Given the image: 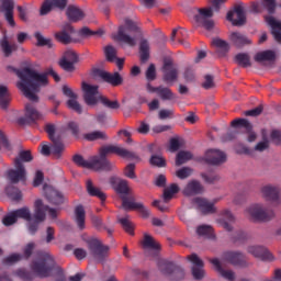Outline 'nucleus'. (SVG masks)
<instances>
[{"label": "nucleus", "instance_id": "f257e3e1", "mask_svg": "<svg viewBox=\"0 0 281 281\" xmlns=\"http://www.w3.org/2000/svg\"><path fill=\"white\" fill-rule=\"evenodd\" d=\"M8 69L9 71H14L20 78L16 87L31 102H38V95L36 93L41 91V87H47L49 82L47 76H52L55 82H60V77L52 68H48L46 72L42 74L32 68H24L22 70H18L9 67Z\"/></svg>", "mask_w": 281, "mask_h": 281}, {"label": "nucleus", "instance_id": "f03ea898", "mask_svg": "<svg viewBox=\"0 0 281 281\" xmlns=\"http://www.w3.org/2000/svg\"><path fill=\"white\" fill-rule=\"evenodd\" d=\"M34 207L33 217L30 207L23 206L5 215L2 220L3 225L10 227V225H14L19 218H22L29 223L30 234H36V232H38V225L45 221V212H48L50 218H56V216H58L56 210L49 209V206L43 204V200H36Z\"/></svg>", "mask_w": 281, "mask_h": 281}, {"label": "nucleus", "instance_id": "7ed1b4c3", "mask_svg": "<svg viewBox=\"0 0 281 281\" xmlns=\"http://www.w3.org/2000/svg\"><path fill=\"white\" fill-rule=\"evenodd\" d=\"M114 41H121L130 47H135L137 41L142 38V27L137 26L131 19L125 20V26H120L116 35H113Z\"/></svg>", "mask_w": 281, "mask_h": 281}, {"label": "nucleus", "instance_id": "20e7f679", "mask_svg": "<svg viewBox=\"0 0 281 281\" xmlns=\"http://www.w3.org/2000/svg\"><path fill=\"white\" fill-rule=\"evenodd\" d=\"M81 89L83 91V100L88 106H95V104L101 101L108 109H120V103L117 101H111L100 95L98 86L82 82Z\"/></svg>", "mask_w": 281, "mask_h": 281}, {"label": "nucleus", "instance_id": "39448f33", "mask_svg": "<svg viewBox=\"0 0 281 281\" xmlns=\"http://www.w3.org/2000/svg\"><path fill=\"white\" fill-rule=\"evenodd\" d=\"M244 216L252 223H267L276 218V212L262 203H254L244 210Z\"/></svg>", "mask_w": 281, "mask_h": 281}, {"label": "nucleus", "instance_id": "423d86ee", "mask_svg": "<svg viewBox=\"0 0 281 281\" xmlns=\"http://www.w3.org/2000/svg\"><path fill=\"white\" fill-rule=\"evenodd\" d=\"M32 153L30 150L20 151L19 157L14 160V168L8 171V179L12 183H19V181H26L27 171L25 170L24 162L32 161Z\"/></svg>", "mask_w": 281, "mask_h": 281}, {"label": "nucleus", "instance_id": "0eeeda50", "mask_svg": "<svg viewBox=\"0 0 281 281\" xmlns=\"http://www.w3.org/2000/svg\"><path fill=\"white\" fill-rule=\"evenodd\" d=\"M31 269L40 278H49L53 271L57 269L56 260H54V256L49 252H45L41 261H34L32 263Z\"/></svg>", "mask_w": 281, "mask_h": 281}, {"label": "nucleus", "instance_id": "6e6552de", "mask_svg": "<svg viewBox=\"0 0 281 281\" xmlns=\"http://www.w3.org/2000/svg\"><path fill=\"white\" fill-rule=\"evenodd\" d=\"M260 196L273 207L281 203V189L276 184H266L260 188Z\"/></svg>", "mask_w": 281, "mask_h": 281}, {"label": "nucleus", "instance_id": "1a4fd4ad", "mask_svg": "<svg viewBox=\"0 0 281 281\" xmlns=\"http://www.w3.org/2000/svg\"><path fill=\"white\" fill-rule=\"evenodd\" d=\"M88 249L95 262H104L109 258V246H104L99 239H89Z\"/></svg>", "mask_w": 281, "mask_h": 281}, {"label": "nucleus", "instance_id": "9d476101", "mask_svg": "<svg viewBox=\"0 0 281 281\" xmlns=\"http://www.w3.org/2000/svg\"><path fill=\"white\" fill-rule=\"evenodd\" d=\"M158 269L164 276H168L171 280H183L186 272L181 267L166 260L158 261Z\"/></svg>", "mask_w": 281, "mask_h": 281}, {"label": "nucleus", "instance_id": "9b49d317", "mask_svg": "<svg viewBox=\"0 0 281 281\" xmlns=\"http://www.w3.org/2000/svg\"><path fill=\"white\" fill-rule=\"evenodd\" d=\"M106 155H117L119 157H123V159H133V157H135V154L115 145H108L100 149L101 157L106 158Z\"/></svg>", "mask_w": 281, "mask_h": 281}, {"label": "nucleus", "instance_id": "f8f14e48", "mask_svg": "<svg viewBox=\"0 0 281 281\" xmlns=\"http://www.w3.org/2000/svg\"><path fill=\"white\" fill-rule=\"evenodd\" d=\"M227 21H231L233 25H245L247 15H245V7H243V3L236 4L234 10L227 13Z\"/></svg>", "mask_w": 281, "mask_h": 281}, {"label": "nucleus", "instance_id": "ddd939ff", "mask_svg": "<svg viewBox=\"0 0 281 281\" xmlns=\"http://www.w3.org/2000/svg\"><path fill=\"white\" fill-rule=\"evenodd\" d=\"M212 16H214L212 9H199V14L195 15V21L198 25H201L205 30H213L214 21H212Z\"/></svg>", "mask_w": 281, "mask_h": 281}, {"label": "nucleus", "instance_id": "4468645a", "mask_svg": "<svg viewBox=\"0 0 281 281\" xmlns=\"http://www.w3.org/2000/svg\"><path fill=\"white\" fill-rule=\"evenodd\" d=\"M122 206L124 210H137L139 211L145 218H148L150 216V211L144 206L139 202H135V198H128L126 195H122Z\"/></svg>", "mask_w": 281, "mask_h": 281}, {"label": "nucleus", "instance_id": "2eb2a0df", "mask_svg": "<svg viewBox=\"0 0 281 281\" xmlns=\"http://www.w3.org/2000/svg\"><path fill=\"white\" fill-rule=\"evenodd\" d=\"M76 63H78V55L76 52L69 49L64 53L63 58L59 60V66L65 71H74L76 69Z\"/></svg>", "mask_w": 281, "mask_h": 281}, {"label": "nucleus", "instance_id": "dca6fc26", "mask_svg": "<svg viewBox=\"0 0 281 281\" xmlns=\"http://www.w3.org/2000/svg\"><path fill=\"white\" fill-rule=\"evenodd\" d=\"M90 170H113V165L104 156H93L89 159V168Z\"/></svg>", "mask_w": 281, "mask_h": 281}, {"label": "nucleus", "instance_id": "f3484780", "mask_svg": "<svg viewBox=\"0 0 281 281\" xmlns=\"http://www.w3.org/2000/svg\"><path fill=\"white\" fill-rule=\"evenodd\" d=\"M190 262H192L193 267L191 269L192 276L194 280H203L205 278V270L203 269L204 263L201 258L196 254L190 255L189 257Z\"/></svg>", "mask_w": 281, "mask_h": 281}, {"label": "nucleus", "instance_id": "a211bd4d", "mask_svg": "<svg viewBox=\"0 0 281 281\" xmlns=\"http://www.w3.org/2000/svg\"><path fill=\"white\" fill-rule=\"evenodd\" d=\"M164 76L162 80L167 85H172V82H177V78H179V69L173 66L172 60L165 61L164 65Z\"/></svg>", "mask_w": 281, "mask_h": 281}, {"label": "nucleus", "instance_id": "6ab92c4d", "mask_svg": "<svg viewBox=\"0 0 281 281\" xmlns=\"http://www.w3.org/2000/svg\"><path fill=\"white\" fill-rule=\"evenodd\" d=\"M204 159L212 166H221V164H225V161H227V155L220 149H209L204 156Z\"/></svg>", "mask_w": 281, "mask_h": 281}, {"label": "nucleus", "instance_id": "aec40b11", "mask_svg": "<svg viewBox=\"0 0 281 281\" xmlns=\"http://www.w3.org/2000/svg\"><path fill=\"white\" fill-rule=\"evenodd\" d=\"M248 254H251L255 258H260L261 260H265L266 262H273L276 260V257L269 249L262 247V246H250L248 247Z\"/></svg>", "mask_w": 281, "mask_h": 281}, {"label": "nucleus", "instance_id": "412c9836", "mask_svg": "<svg viewBox=\"0 0 281 281\" xmlns=\"http://www.w3.org/2000/svg\"><path fill=\"white\" fill-rule=\"evenodd\" d=\"M41 120H43V114L37 112L33 104L27 103L25 105L24 117L20 119L21 124H34V122H38Z\"/></svg>", "mask_w": 281, "mask_h": 281}, {"label": "nucleus", "instance_id": "4be33fe9", "mask_svg": "<svg viewBox=\"0 0 281 281\" xmlns=\"http://www.w3.org/2000/svg\"><path fill=\"white\" fill-rule=\"evenodd\" d=\"M63 93L64 95L69 98V100L67 101V106L72 111H76V113H82V105H80V103L78 102V94H76L74 90H71V88L67 86L63 87Z\"/></svg>", "mask_w": 281, "mask_h": 281}, {"label": "nucleus", "instance_id": "5701e85b", "mask_svg": "<svg viewBox=\"0 0 281 281\" xmlns=\"http://www.w3.org/2000/svg\"><path fill=\"white\" fill-rule=\"evenodd\" d=\"M193 205L202 212V214H214L216 212V206L214 202L205 198H195L192 200Z\"/></svg>", "mask_w": 281, "mask_h": 281}, {"label": "nucleus", "instance_id": "b1692460", "mask_svg": "<svg viewBox=\"0 0 281 281\" xmlns=\"http://www.w3.org/2000/svg\"><path fill=\"white\" fill-rule=\"evenodd\" d=\"M222 258L225 262H229V265H233L234 267H247L245 256L240 252L227 251L223 254Z\"/></svg>", "mask_w": 281, "mask_h": 281}, {"label": "nucleus", "instance_id": "393cba45", "mask_svg": "<svg viewBox=\"0 0 281 281\" xmlns=\"http://www.w3.org/2000/svg\"><path fill=\"white\" fill-rule=\"evenodd\" d=\"M43 190L47 201L53 203V205H60V203H64L65 198L63 196V193L58 192L53 187L44 184Z\"/></svg>", "mask_w": 281, "mask_h": 281}, {"label": "nucleus", "instance_id": "a878e982", "mask_svg": "<svg viewBox=\"0 0 281 281\" xmlns=\"http://www.w3.org/2000/svg\"><path fill=\"white\" fill-rule=\"evenodd\" d=\"M74 32H76L74 30V26L70 24H66L61 31L55 33V38L56 41H58L59 43H63L64 45H69V43H72L74 40L71 38V36H74Z\"/></svg>", "mask_w": 281, "mask_h": 281}, {"label": "nucleus", "instance_id": "bb28decb", "mask_svg": "<svg viewBox=\"0 0 281 281\" xmlns=\"http://www.w3.org/2000/svg\"><path fill=\"white\" fill-rule=\"evenodd\" d=\"M262 8H266L269 14H273V12H276V0H262V3L251 2L250 4V11L255 14H260Z\"/></svg>", "mask_w": 281, "mask_h": 281}, {"label": "nucleus", "instance_id": "cd10ccee", "mask_svg": "<svg viewBox=\"0 0 281 281\" xmlns=\"http://www.w3.org/2000/svg\"><path fill=\"white\" fill-rule=\"evenodd\" d=\"M147 91H149V93H157L158 98H160L161 100H175V98H177L172 90H170V88H166L164 86L160 87H153L150 86V83L147 85Z\"/></svg>", "mask_w": 281, "mask_h": 281}, {"label": "nucleus", "instance_id": "c85d7f7f", "mask_svg": "<svg viewBox=\"0 0 281 281\" xmlns=\"http://www.w3.org/2000/svg\"><path fill=\"white\" fill-rule=\"evenodd\" d=\"M0 11L3 12L9 25L14 27V0H3Z\"/></svg>", "mask_w": 281, "mask_h": 281}, {"label": "nucleus", "instance_id": "c756f323", "mask_svg": "<svg viewBox=\"0 0 281 281\" xmlns=\"http://www.w3.org/2000/svg\"><path fill=\"white\" fill-rule=\"evenodd\" d=\"M205 189L201 184V182L196 180H191L188 182V184L184 187L182 193L184 196H194L196 194H203Z\"/></svg>", "mask_w": 281, "mask_h": 281}, {"label": "nucleus", "instance_id": "7c9ffc66", "mask_svg": "<svg viewBox=\"0 0 281 281\" xmlns=\"http://www.w3.org/2000/svg\"><path fill=\"white\" fill-rule=\"evenodd\" d=\"M210 262L211 265H213V267H215L217 273H220V276H222L224 280L236 281V272H234L233 270L223 269V266H221V260L214 258L210 259Z\"/></svg>", "mask_w": 281, "mask_h": 281}, {"label": "nucleus", "instance_id": "2f4dec72", "mask_svg": "<svg viewBox=\"0 0 281 281\" xmlns=\"http://www.w3.org/2000/svg\"><path fill=\"white\" fill-rule=\"evenodd\" d=\"M100 78L104 80L105 82H109V85H112V87H120L122 85L123 79L122 76H120V72L110 74L104 70L99 71Z\"/></svg>", "mask_w": 281, "mask_h": 281}, {"label": "nucleus", "instance_id": "473e14b6", "mask_svg": "<svg viewBox=\"0 0 281 281\" xmlns=\"http://www.w3.org/2000/svg\"><path fill=\"white\" fill-rule=\"evenodd\" d=\"M222 218L217 220V223H220V225H222V227L225 228L226 232H232L234 227L229 223H236V216H234V213H232V211L227 209L222 211ZM227 221L229 223H227Z\"/></svg>", "mask_w": 281, "mask_h": 281}, {"label": "nucleus", "instance_id": "72a5a7b5", "mask_svg": "<svg viewBox=\"0 0 281 281\" xmlns=\"http://www.w3.org/2000/svg\"><path fill=\"white\" fill-rule=\"evenodd\" d=\"M266 23L271 27L272 35L277 43H281V22L272 15L266 16Z\"/></svg>", "mask_w": 281, "mask_h": 281}, {"label": "nucleus", "instance_id": "f704fd0d", "mask_svg": "<svg viewBox=\"0 0 281 281\" xmlns=\"http://www.w3.org/2000/svg\"><path fill=\"white\" fill-rule=\"evenodd\" d=\"M232 126L234 127H241V128H245L248 133V142H254L255 139H257V135L251 132V123H249V121L245 120V119H236L234 121H232Z\"/></svg>", "mask_w": 281, "mask_h": 281}, {"label": "nucleus", "instance_id": "c9c22d12", "mask_svg": "<svg viewBox=\"0 0 281 281\" xmlns=\"http://www.w3.org/2000/svg\"><path fill=\"white\" fill-rule=\"evenodd\" d=\"M229 40L235 47H245V45H251V40L240 32L231 33Z\"/></svg>", "mask_w": 281, "mask_h": 281}, {"label": "nucleus", "instance_id": "e433bc0d", "mask_svg": "<svg viewBox=\"0 0 281 281\" xmlns=\"http://www.w3.org/2000/svg\"><path fill=\"white\" fill-rule=\"evenodd\" d=\"M66 14L69 21H74L75 23L85 19V12H82V10L76 5H69L67 8Z\"/></svg>", "mask_w": 281, "mask_h": 281}, {"label": "nucleus", "instance_id": "4c0bfd02", "mask_svg": "<svg viewBox=\"0 0 281 281\" xmlns=\"http://www.w3.org/2000/svg\"><path fill=\"white\" fill-rule=\"evenodd\" d=\"M86 186H87V192L88 194H90V196H97L98 199H100V201H102V203L106 201V195L104 194V192L98 189V187L93 186V182L91 180H88Z\"/></svg>", "mask_w": 281, "mask_h": 281}, {"label": "nucleus", "instance_id": "58836bf2", "mask_svg": "<svg viewBox=\"0 0 281 281\" xmlns=\"http://www.w3.org/2000/svg\"><path fill=\"white\" fill-rule=\"evenodd\" d=\"M85 221H86L85 207L82 205H79L75 209V223L77 224V227L81 231L85 229L86 227Z\"/></svg>", "mask_w": 281, "mask_h": 281}, {"label": "nucleus", "instance_id": "ea45409f", "mask_svg": "<svg viewBox=\"0 0 281 281\" xmlns=\"http://www.w3.org/2000/svg\"><path fill=\"white\" fill-rule=\"evenodd\" d=\"M10 90L8 86L0 85V106L1 109H8V104L11 102Z\"/></svg>", "mask_w": 281, "mask_h": 281}, {"label": "nucleus", "instance_id": "a19ab883", "mask_svg": "<svg viewBox=\"0 0 281 281\" xmlns=\"http://www.w3.org/2000/svg\"><path fill=\"white\" fill-rule=\"evenodd\" d=\"M52 142H53V145L50 146V154L53 155V157L58 159L60 155H63V150H65V145L63 144L60 138H57Z\"/></svg>", "mask_w": 281, "mask_h": 281}, {"label": "nucleus", "instance_id": "79ce46f5", "mask_svg": "<svg viewBox=\"0 0 281 281\" xmlns=\"http://www.w3.org/2000/svg\"><path fill=\"white\" fill-rule=\"evenodd\" d=\"M139 54H140L142 63H146V60H148L150 56V44H148V41L146 40L140 41Z\"/></svg>", "mask_w": 281, "mask_h": 281}, {"label": "nucleus", "instance_id": "37998d69", "mask_svg": "<svg viewBox=\"0 0 281 281\" xmlns=\"http://www.w3.org/2000/svg\"><path fill=\"white\" fill-rule=\"evenodd\" d=\"M114 190L117 192V194H121L122 196H126L128 194V181L126 180H116L114 182Z\"/></svg>", "mask_w": 281, "mask_h": 281}, {"label": "nucleus", "instance_id": "c03bdc74", "mask_svg": "<svg viewBox=\"0 0 281 281\" xmlns=\"http://www.w3.org/2000/svg\"><path fill=\"white\" fill-rule=\"evenodd\" d=\"M142 245H143L144 249H154V250L159 249V243H157V240H155V238H153V236H150L148 234L144 235Z\"/></svg>", "mask_w": 281, "mask_h": 281}, {"label": "nucleus", "instance_id": "a18cd8bd", "mask_svg": "<svg viewBox=\"0 0 281 281\" xmlns=\"http://www.w3.org/2000/svg\"><path fill=\"white\" fill-rule=\"evenodd\" d=\"M187 36L188 31H186L184 29H173L171 33V42L175 43V41H178L179 43H183L182 38H186Z\"/></svg>", "mask_w": 281, "mask_h": 281}, {"label": "nucleus", "instance_id": "49530a36", "mask_svg": "<svg viewBox=\"0 0 281 281\" xmlns=\"http://www.w3.org/2000/svg\"><path fill=\"white\" fill-rule=\"evenodd\" d=\"M179 192V186L171 184L170 187L165 188L164 190V201L165 203H168Z\"/></svg>", "mask_w": 281, "mask_h": 281}, {"label": "nucleus", "instance_id": "de8ad7c7", "mask_svg": "<svg viewBox=\"0 0 281 281\" xmlns=\"http://www.w3.org/2000/svg\"><path fill=\"white\" fill-rule=\"evenodd\" d=\"M5 192L8 196L12 199V201H21V199H23V194H21V190L16 189L13 186L7 187Z\"/></svg>", "mask_w": 281, "mask_h": 281}, {"label": "nucleus", "instance_id": "09e8293b", "mask_svg": "<svg viewBox=\"0 0 281 281\" xmlns=\"http://www.w3.org/2000/svg\"><path fill=\"white\" fill-rule=\"evenodd\" d=\"M273 58H276V53H273V50L261 52L255 56L257 63H262V60H273Z\"/></svg>", "mask_w": 281, "mask_h": 281}, {"label": "nucleus", "instance_id": "8fccbe9b", "mask_svg": "<svg viewBox=\"0 0 281 281\" xmlns=\"http://www.w3.org/2000/svg\"><path fill=\"white\" fill-rule=\"evenodd\" d=\"M235 60L240 67H251V60L248 54H238L236 55Z\"/></svg>", "mask_w": 281, "mask_h": 281}, {"label": "nucleus", "instance_id": "3c124183", "mask_svg": "<svg viewBox=\"0 0 281 281\" xmlns=\"http://www.w3.org/2000/svg\"><path fill=\"white\" fill-rule=\"evenodd\" d=\"M192 159V154L189 151H179L176 158V166H183L187 161Z\"/></svg>", "mask_w": 281, "mask_h": 281}, {"label": "nucleus", "instance_id": "603ef678", "mask_svg": "<svg viewBox=\"0 0 281 281\" xmlns=\"http://www.w3.org/2000/svg\"><path fill=\"white\" fill-rule=\"evenodd\" d=\"M119 223H121L123 229H125V232L127 234H130L131 236H133L134 232V226H133V222H131V220L128 218V216L125 217H121L119 218Z\"/></svg>", "mask_w": 281, "mask_h": 281}, {"label": "nucleus", "instance_id": "864d4df0", "mask_svg": "<svg viewBox=\"0 0 281 281\" xmlns=\"http://www.w3.org/2000/svg\"><path fill=\"white\" fill-rule=\"evenodd\" d=\"M35 38H36L37 45L40 47H45V46L48 48L54 47V43H52V40L45 38V36H43V34H41L38 32L35 33Z\"/></svg>", "mask_w": 281, "mask_h": 281}, {"label": "nucleus", "instance_id": "5fc2aeb1", "mask_svg": "<svg viewBox=\"0 0 281 281\" xmlns=\"http://www.w3.org/2000/svg\"><path fill=\"white\" fill-rule=\"evenodd\" d=\"M1 47L5 56H10L12 52L16 50V44L10 45V42H8V37L5 36L1 41Z\"/></svg>", "mask_w": 281, "mask_h": 281}, {"label": "nucleus", "instance_id": "6e6d98bb", "mask_svg": "<svg viewBox=\"0 0 281 281\" xmlns=\"http://www.w3.org/2000/svg\"><path fill=\"white\" fill-rule=\"evenodd\" d=\"M85 139H88V142H95V139H106V134L104 132L95 131L85 134Z\"/></svg>", "mask_w": 281, "mask_h": 281}, {"label": "nucleus", "instance_id": "4d7b16f0", "mask_svg": "<svg viewBox=\"0 0 281 281\" xmlns=\"http://www.w3.org/2000/svg\"><path fill=\"white\" fill-rule=\"evenodd\" d=\"M104 54H105V58L106 60H109V63H113V60H115L117 57V49H115V47L113 46H106L104 48Z\"/></svg>", "mask_w": 281, "mask_h": 281}, {"label": "nucleus", "instance_id": "13d9d810", "mask_svg": "<svg viewBox=\"0 0 281 281\" xmlns=\"http://www.w3.org/2000/svg\"><path fill=\"white\" fill-rule=\"evenodd\" d=\"M212 45L217 47V49H222V52H229V44L221 38H214Z\"/></svg>", "mask_w": 281, "mask_h": 281}, {"label": "nucleus", "instance_id": "bf43d9fd", "mask_svg": "<svg viewBox=\"0 0 281 281\" xmlns=\"http://www.w3.org/2000/svg\"><path fill=\"white\" fill-rule=\"evenodd\" d=\"M53 8H54V2H52V0H46L43 2L41 7L40 14L42 16H45V14H49V12H52Z\"/></svg>", "mask_w": 281, "mask_h": 281}, {"label": "nucleus", "instance_id": "052dcab7", "mask_svg": "<svg viewBox=\"0 0 281 281\" xmlns=\"http://www.w3.org/2000/svg\"><path fill=\"white\" fill-rule=\"evenodd\" d=\"M151 166H157L158 168H164L166 166V159L161 155H154L150 158Z\"/></svg>", "mask_w": 281, "mask_h": 281}, {"label": "nucleus", "instance_id": "680f3d73", "mask_svg": "<svg viewBox=\"0 0 281 281\" xmlns=\"http://www.w3.org/2000/svg\"><path fill=\"white\" fill-rule=\"evenodd\" d=\"M158 117L159 120H172V117H175V111L162 109L158 112Z\"/></svg>", "mask_w": 281, "mask_h": 281}, {"label": "nucleus", "instance_id": "e2e57ef3", "mask_svg": "<svg viewBox=\"0 0 281 281\" xmlns=\"http://www.w3.org/2000/svg\"><path fill=\"white\" fill-rule=\"evenodd\" d=\"M196 233L199 236H212V226L201 225L198 227Z\"/></svg>", "mask_w": 281, "mask_h": 281}, {"label": "nucleus", "instance_id": "0e129e2a", "mask_svg": "<svg viewBox=\"0 0 281 281\" xmlns=\"http://www.w3.org/2000/svg\"><path fill=\"white\" fill-rule=\"evenodd\" d=\"M178 179H188L192 175V169L190 167H184L182 169H179L176 172Z\"/></svg>", "mask_w": 281, "mask_h": 281}, {"label": "nucleus", "instance_id": "69168bd1", "mask_svg": "<svg viewBox=\"0 0 281 281\" xmlns=\"http://www.w3.org/2000/svg\"><path fill=\"white\" fill-rule=\"evenodd\" d=\"M74 162L80 168H88L89 169V160H86L81 155L74 156Z\"/></svg>", "mask_w": 281, "mask_h": 281}, {"label": "nucleus", "instance_id": "338daca9", "mask_svg": "<svg viewBox=\"0 0 281 281\" xmlns=\"http://www.w3.org/2000/svg\"><path fill=\"white\" fill-rule=\"evenodd\" d=\"M181 148V139L179 138H171L169 140V150L170 153H177Z\"/></svg>", "mask_w": 281, "mask_h": 281}, {"label": "nucleus", "instance_id": "774afa93", "mask_svg": "<svg viewBox=\"0 0 281 281\" xmlns=\"http://www.w3.org/2000/svg\"><path fill=\"white\" fill-rule=\"evenodd\" d=\"M124 175L128 178V179H136L137 176L135 175V164H130L125 167L124 169Z\"/></svg>", "mask_w": 281, "mask_h": 281}]
</instances>
